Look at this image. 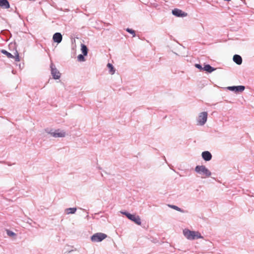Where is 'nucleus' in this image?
I'll return each mask as SVG.
<instances>
[{
    "label": "nucleus",
    "mask_w": 254,
    "mask_h": 254,
    "mask_svg": "<svg viewBox=\"0 0 254 254\" xmlns=\"http://www.w3.org/2000/svg\"><path fill=\"white\" fill-rule=\"evenodd\" d=\"M194 171L201 175L202 178L209 177L211 175V172L204 165H197Z\"/></svg>",
    "instance_id": "nucleus-1"
},
{
    "label": "nucleus",
    "mask_w": 254,
    "mask_h": 254,
    "mask_svg": "<svg viewBox=\"0 0 254 254\" xmlns=\"http://www.w3.org/2000/svg\"><path fill=\"white\" fill-rule=\"evenodd\" d=\"M122 214L125 215L128 219L133 221L135 224L140 225L141 224V219L138 215L132 214L127 211H121Z\"/></svg>",
    "instance_id": "nucleus-2"
},
{
    "label": "nucleus",
    "mask_w": 254,
    "mask_h": 254,
    "mask_svg": "<svg viewBox=\"0 0 254 254\" xmlns=\"http://www.w3.org/2000/svg\"><path fill=\"white\" fill-rule=\"evenodd\" d=\"M45 131L51 134L53 137H63L65 136V132L63 130H61L58 129L57 130H54L53 129H49V128H46Z\"/></svg>",
    "instance_id": "nucleus-3"
},
{
    "label": "nucleus",
    "mask_w": 254,
    "mask_h": 254,
    "mask_svg": "<svg viewBox=\"0 0 254 254\" xmlns=\"http://www.w3.org/2000/svg\"><path fill=\"white\" fill-rule=\"evenodd\" d=\"M107 237V235L102 233H97L91 237V240L93 242H100Z\"/></svg>",
    "instance_id": "nucleus-4"
},
{
    "label": "nucleus",
    "mask_w": 254,
    "mask_h": 254,
    "mask_svg": "<svg viewBox=\"0 0 254 254\" xmlns=\"http://www.w3.org/2000/svg\"><path fill=\"white\" fill-rule=\"evenodd\" d=\"M51 74L53 78L55 79H59L61 77V73L56 67L55 65L53 63H51L50 65Z\"/></svg>",
    "instance_id": "nucleus-5"
},
{
    "label": "nucleus",
    "mask_w": 254,
    "mask_h": 254,
    "mask_svg": "<svg viewBox=\"0 0 254 254\" xmlns=\"http://www.w3.org/2000/svg\"><path fill=\"white\" fill-rule=\"evenodd\" d=\"M207 115L206 112H203L199 114L197 120L198 125L203 126L206 123L207 119Z\"/></svg>",
    "instance_id": "nucleus-6"
},
{
    "label": "nucleus",
    "mask_w": 254,
    "mask_h": 254,
    "mask_svg": "<svg viewBox=\"0 0 254 254\" xmlns=\"http://www.w3.org/2000/svg\"><path fill=\"white\" fill-rule=\"evenodd\" d=\"M184 236L189 240H195V231H190L189 229H185L183 231Z\"/></svg>",
    "instance_id": "nucleus-7"
},
{
    "label": "nucleus",
    "mask_w": 254,
    "mask_h": 254,
    "mask_svg": "<svg viewBox=\"0 0 254 254\" xmlns=\"http://www.w3.org/2000/svg\"><path fill=\"white\" fill-rule=\"evenodd\" d=\"M227 89L234 91L235 93H239L243 92L245 89V86L243 85H238V86H228L227 87Z\"/></svg>",
    "instance_id": "nucleus-8"
},
{
    "label": "nucleus",
    "mask_w": 254,
    "mask_h": 254,
    "mask_svg": "<svg viewBox=\"0 0 254 254\" xmlns=\"http://www.w3.org/2000/svg\"><path fill=\"white\" fill-rule=\"evenodd\" d=\"M172 13L174 15L177 17H184L187 15L186 12L178 8H175L172 10Z\"/></svg>",
    "instance_id": "nucleus-9"
},
{
    "label": "nucleus",
    "mask_w": 254,
    "mask_h": 254,
    "mask_svg": "<svg viewBox=\"0 0 254 254\" xmlns=\"http://www.w3.org/2000/svg\"><path fill=\"white\" fill-rule=\"evenodd\" d=\"M201 156L203 159L205 161H209L211 160L212 156L211 153L208 151H204L202 152Z\"/></svg>",
    "instance_id": "nucleus-10"
},
{
    "label": "nucleus",
    "mask_w": 254,
    "mask_h": 254,
    "mask_svg": "<svg viewBox=\"0 0 254 254\" xmlns=\"http://www.w3.org/2000/svg\"><path fill=\"white\" fill-rule=\"evenodd\" d=\"M62 35L60 32H57L55 33L53 36V40L54 42L58 44L62 42Z\"/></svg>",
    "instance_id": "nucleus-11"
},
{
    "label": "nucleus",
    "mask_w": 254,
    "mask_h": 254,
    "mask_svg": "<svg viewBox=\"0 0 254 254\" xmlns=\"http://www.w3.org/2000/svg\"><path fill=\"white\" fill-rule=\"evenodd\" d=\"M216 68L211 66L210 64H204L203 67V71H206L208 73H211L216 70Z\"/></svg>",
    "instance_id": "nucleus-12"
},
{
    "label": "nucleus",
    "mask_w": 254,
    "mask_h": 254,
    "mask_svg": "<svg viewBox=\"0 0 254 254\" xmlns=\"http://www.w3.org/2000/svg\"><path fill=\"white\" fill-rule=\"evenodd\" d=\"M233 61L238 65H241L242 63V58L239 55H235L233 58Z\"/></svg>",
    "instance_id": "nucleus-13"
},
{
    "label": "nucleus",
    "mask_w": 254,
    "mask_h": 254,
    "mask_svg": "<svg viewBox=\"0 0 254 254\" xmlns=\"http://www.w3.org/2000/svg\"><path fill=\"white\" fill-rule=\"evenodd\" d=\"M0 7L3 8H8L10 7V4L7 0H0Z\"/></svg>",
    "instance_id": "nucleus-14"
},
{
    "label": "nucleus",
    "mask_w": 254,
    "mask_h": 254,
    "mask_svg": "<svg viewBox=\"0 0 254 254\" xmlns=\"http://www.w3.org/2000/svg\"><path fill=\"white\" fill-rule=\"evenodd\" d=\"M81 51L82 52V53L84 54V55L87 56L88 54V49L87 47V46L83 44H81Z\"/></svg>",
    "instance_id": "nucleus-15"
},
{
    "label": "nucleus",
    "mask_w": 254,
    "mask_h": 254,
    "mask_svg": "<svg viewBox=\"0 0 254 254\" xmlns=\"http://www.w3.org/2000/svg\"><path fill=\"white\" fill-rule=\"evenodd\" d=\"M169 207L172 208V209H174L177 211H178L179 212H181L182 213H185L186 211L185 210H184V209L179 207L178 206H176V205H171V204H169L168 205Z\"/></svg>",
    "instance_id": "nucleus-16"
},
{
    "label": "nucleus",
    "mask_w": 254,
    "mask_h": 254,
    "mask_svg": "<svg viewBox=\"0 0 254 254\" xmlns=\"http://www.w3.org/2000/svg\"><path fill=\"white\" fill-rule=\"evenodd\" d=\"M107 66L109 69V72L111 74H113L115 72V69L112 64L108 63Z\"/></svg>",
    "instance_id": "nucleus-17"
},
{
    "label": "nucleus",
    "mask_w": 254,
    "mask_h": 254,
    "mask_svg": "<svg viewBox=\"0 0 254 254\" xmlns=\"http://www.w3.org/2000/svg\"><path fill=\"white\" fill-rule=\"evenodd\" d=\"M76 209V207L68 208H66L65 211L67 214H74L75 213Z\"/></svg>",
    "instance_id": "nucleus-18"
},
{
    "label": "nucleus",
    "mask_w": 254,
    "mask_h": 254,
    "mask_svg": "<svg viewBox=\"0 0 254 254\" xmlns=\"http://www.w3.org/2000/svg\"><path fill=\"white\" fill-rule=\"evenodd\" d=\"M1 53L6 55L8 58L14 59V56L13 55H12L11 53L8 52L5 50H2L1 51Z\"/></svg>",
    "instance_id": "nucleus-19"
},
{
    "label": "nucleus",
    "mask_w": 254,
    "mask_h": 254,
    "mask_svg": "<svg viewBox=\"0 0 254 254\" xmlns=\"http://www.w3.org/2000/svg\"><path fill=\"white\" fill-rule=\"evenodd\" d=\"M6 234L8 236L11 237H15L16 236V234L14 232L9 230H6Z\"/></svg>",
    "instance_id": "nucleus-20"
},
{
    "label": "nucleus",
    "mask_w": 254,
    "mask_h": 254,
    "mask_svg": "<svg viewBox=\"0 0 254 254\" xmlns=\"http://www.w3.org/2000/svg\"><path fill=\"white\" fill-rule=\"evenodd\" d=\"M85 56H86V55H84V54H79L78 56H77V59H78V61H79V62H84L85 61Z\"/></svg>",
    "instance_id": "nucleus-21"
},
{
    "label": "nucleus",
    "mask_w": 254,
    "mask_h": 254,
    "mask_svg": "<svg viewBox=\"0 0 254 254\" xmlns=\"http://www.w3.org/2000/svg\"><path fill=\"white\" fill-rule=\"evenodd\" d=\"M126 31H127L129 33L132 34L133 37H135L136 36L135 31L132 30V29L127 28L126 29Z\"/></svg>",
    "instance_id": "nucleus-22"
},
{
    "label": "nucleus",
    "mask_w": 254,
    "mask_h": 254,
    "mask_svg": "<svg viewBox=\"0 0 254 254\" xmlns=\"http://www.w3.org/2000/svg\"><path fill=\"white\" fill-rule=\"evenodd\" d=\"M15 56H14L15 61L16 62H19L20 61L19 56V54L17 50L15 51Z\"/></svg>",
    "instance_id": "nucleus-23"
},
{
    "label": "nucleus",
    "mask_w": 254,
    "mask_h": 254,
    "mask_svg": "<svg viewBox=\"0 0 254 254\" xmlns=\"http://www.w3.org/2000/svg\"><path fill=\"white\" fill-rule=\"evenodd\" d=\"M195 239H198V238H203V237L201 236L200 233L198 232H195Z\"/></svg>",
    "instance_id": "nucleus-24"
},
{
    "label": "nucleus",
    "mask_w": 254,
    "mask_h": 254,
    "mask_svg": "<svg viewBox=\"0 0 254 254\" xmlns=\"http://www.w3.org/2000/svg\"><path fill=\"white\" fill-rule=\"evenodd\" d=\"M195 66L197 68H198V69H200V71H203V67H202V65H201V64H195Z\"/></svg>",
    "instance_id": "nucleus-25"
},
{
    "label": "nucleus",
    "mask_w": 254,
    "mask_h": 254,
    "mask_svg": "<svg viewBox=\"0 0 254 254\" xmlns=\"http://www.w3.org/2000/svg\"><path fill=\"white\" fill-rule=\"evenodd\" d=\"M73 250H70V251H68V254H69V253H71V252H73Z\"/></svg>",
    "instance_id": "nucleus-26"
},
{
    "label": "nucleus",
    "mask_w": 254,
    "mask_h": 254,
    "mask_svg": "<svg viewBox=\"0 0 254 254\" xmlns=\"http://www.w3.org/2000/svg\"><path fill=\"white\" fill-rule=\"evenodd\" d=\"M86 218L87 219H88V218H89V215H87L86 216Z\"/></svg>",
    "instance_id": "nucleus-27"
}]
</instances>
